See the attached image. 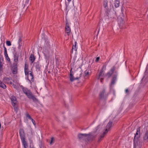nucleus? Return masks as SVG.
<instances>
[{
	"label": "nucleus",
	"instance_id": "47",
	"mask_svg": "<svg viewBox=\"0 0 148 148\" xmlns=\"http://www.w3.org/2000/svg\"><path fill=\"white\" fill-rule=\"evenodd\" d=\"M1 128V123H0V129Z\"/></svg>",
	"mask_w": 148,
	"mask_h": 148
},
{
	"label": "nucleus",
	"instance_id": "13",
	"mask_svg": "<svg viewBox=\"0 0 148 148\" xmlns=\"http://www.w3.org/2000/svg\"><path fill=\"white\" fill-rule=\"evenodd\" d=\"M107 131L104 132L102 134H101L98 139V142H100L102 140L103 137L105 136L107 134Z\"/></svg>",
	"mask_w": 148,
	"mask_h": 148
},
{
	"label": "nucleus",
	"instance_id": "7",
	"mask_svg": "<svg viewBox=\"0 0 148 148\" xmlns=\"http://www.w3.org/2000/svg\"><path fill=\"white\" fill-rule=\"evenodd\" d=\"M10 100L12 106H15L16 105L17 103L16 98L14 95H12L10 97Z\"/></svg>",
	"mask_w": 148,
	"mask_h": 148
},
{
	"label": "nucleus",
	"instance_id": "37",
	"mask_svg": "<svg viewBox=\"0 0 148 148\" xmlns=\"http://www.w3.org/2000/svg\"><path fill=\"white\" fill-rule=\"evenodd\" d=\"M32 121V123H33L34 125H35L36 123H35V121L32 119H31Z\"/></svg>",
	"mask_w": 148,
	"mask_h": 148
},
{
	"label": "nucleus",
	"instance_id": "38",
	"mask_svg": "<svg viewBox=\"0 0 148 148\" xmlns=\"http://www.w3.org/2000/svg\"><path fill=\"white\" fill-rule=\"evenodd\" d=\"M106 65H104L102 67V68L101 69H102L103 70V69H106Z\"/></svg>",
	"mask_w": 148,
	"mask_h": 148
},
{
	"label": "nucleus",
	"instance_id": "16",
	"mask_svg": "<svg viewBox=\"0 0 148 148\" xmlns=\"http://www.w3.org/2000/svg\"><path fill=\"white\" fill-rule=\"evenodd\" d=\"M72 71V69H71L70 70V75L69 76V78L70 81L71 82H73V81H74L75 79H76V78H75L74 77L73 75L71 73V72Z\"/></svg>",
	"mask_w": 148,
	"mask_h": 148
},
{
	"label": "nucleus",
	"instance_id": "6",
	"mask_svg": "<svg viewBox=\"0 0 148 148\" xmlns=\"http://www.w3.org/2000/svg\"><path fill=\"white\" fill-rule=\"evenodd\" d=\"M14 53H13L14 54V62L13 63H15L16 64H18V53L17 52L15 51V50L14 49Z\"/></svg>",
	"mask_w": 148,
	"mask_h": 148
},
{
	"label": "nucleus",
	"instance_id": "26",
	"mask_svg": "<svg viewBox=\"0 0 148 148\" xmlns=\"http://www.w3.org/2000/svg\"><path fill=\"white\" fill-rule=\"evenodd\" d=\"M75 45H73L72 47V49H73V50H74L75 51H77V48H76V44L77 42H75Z\"/></svg>",
	"mask_w": 148,
	"mask_h": 148
},
{
	"label": "nucleus",
	"instance_id": "27",
	"mask_svg": "<svg viewBox=\"0 0 148 148\" xmlns=\"http://www.w3.org/2000/svg\"><path fill=\"white\" fill-rule=\"evenodd\" d=\"M14 108V109L15 111L16 112L18 110V108L17 107V104L14 106H12Z\"/></svg>",
	"mask_w": 148,
	"mask_h": 148
},
{
	"label": "nucleus",
	"instance_id": "8",
	"mask_svg": "<svg viewBox=\"0 0 148 148\" xmlns=\"http://www.w3.org/2000/svg\"><path fill=\"white\" fill-rule=\"evenodd\" d=\"M95 137L94 135H91L90 133L86 134V140L89 141L94 139Z\"/></svg>",
	"mask_w": 148,
	"mask_h": 148
},
{
	"label": "nucleus",
	"instance_id": "20",
	"mask_svg": "<svg viewBox=\"0 0 148 148\" xmlns=\"http://www.w3.org/2000/svg\"><path fill=\"white\" fill-rule=\"evenodd\" d=\"M114 4L115 8H117L118 7L120 4L119 0H115Z\"/></svg>",
	"mask_w": 148,
	"mask_h": 148
},
{
	"label": "nucleus",
	"instance_id": "22",
	"mask_svg": "<svg viewBox=\"0 0 148 148\" xmlns=\"http://www.w3.org/2000/svg\"><path fill=\"white\" fill-rule=\"evenodd\" d=\"M34 64L35 65V67L36 69H39L40 68V63L38 62L34 63Z\"/></svg>",
	"mask_w": 148,
	"mask_h": 148
},
{
	"label": "nucleus",
	"instance_id": "24",
	"mask_svg": "<svg viewBox=\"0 0 148 148\" xmlns=\"http://www.w3.org/2000/svg\"><path fill=\"white\" fill-rule=\"evenodd\" d=\"M143 139L144 140H146L148 139V132L147 131L146 132L143 137Z\"/></svg>",
	"mask_w": 148,
	"mask_h": 148
},
{
	"label": "nucleus",
	"instance_id": "48",
	"mask_svg": "<svg viewBox=\"0 0 148 148\" xmlns=\"http://www.w3.org/2000/svg\"><path fill=\"white\" fill-rule=\"evenodd\" d=\"M109 14H108V15H107V16H108V17H109Z\"/></svg>",
	"mask_w": 148,
	"mask_h": 148
},
{
	"label": "nucleus",
	"instance_id": "21",
	"mask_svg": "<svg viewBox=\"0 0 148 148\" xmlns=\"http://www.w3.org/2000/svg\"><path fill=\"white\" fill-rule=\"evenodd\" d=\"M0 87L3 88L5 89L6 88V86L0 80Z\"/></svg>",
	"mask_w": 148,
	"mask_h": 148
},
{
	"label": "nucleus",
	"instance_id": "29",
	"mask_svg": "<svg viewBox=\"0 0 148 148\" xmlns=\"http://www.w3.org/2000/svg\"><path fill=\"white\" fill-rule=\"evenodd\" d=\"M25 115L26 117L28 119L31 120L32 119L27 112H26L25 113Z\"/></svg>",
	"mask_w": 148,
	"mask_h": 148
},
{
	"label": "nucleus",
	"instance_id": "46",
	"mask_svg": "<svg viewBox=\"0 0 148 148\" xmlns=\"http://www.w3.org/2000/svg\"><path fill=\"white\" fill-rule=\"evenodd\" d=\"M71 0H67L69 2H70L71 1Z\"/></svg>",
	"mask_w": 148,
	"mask_h": 148
},
{
	"label": "nucleus",
	"instance_id": "15",
	"mask_svg": "<svg viewBox=\"0 0 148 148\" xmlns=\"http://www.w3.org/2000/svg\"><path fill=\"white\" fill-rule=\"evenodd\" d=\"M140 127H138L136 129V133L135 134V135L134 137L140 138Z\"/></svg>",
	"mask_w": 148,
	"mask_h": 148
},
{
	"label": "nucleus",
	"instance_id": "3",
	"mask_svg": "<svg viewBox=\"0 0 148 148\" xmlns=\"http://www.w3.org/2000/svg\"><path fill=\"white\" fill-rule=\"evenodd\" d=\"M108 95V94L106 92L105 89H103L102 90L100 91L99 93V97L101 99H106Z\"/></svg>",
	"mask_w": 148,
	"mask_h": 148
},
{
	"label": "nucleus",
	"instance_id": "11",
	"mask_svg": "<svg viewBox=\"0 0 148 148\" xmlns=\"http://www.w3.org/2000/svg\"><path fill=\"white\" fill-rule=\"evenodd\" d=\"M3 81L5 84H10L12 85V82L10 81V79L8 77H5L3 79Z\"/></svg>",
	"mask_w": 148,
	"mask_h": 148
},
{
	"label": "nucleus",
	"instance_id": "4",
	"mask_svg": "<svg viewBox=\"0 0 148 148\" xmlns=\"http://www.w3.org/2000/svg\"><path fill=\"white\" fill-rule=\"evenodd\" d=\"M69 25V23L66 20L65 32L68 36H69L70 33L71 32V29Z\"/></svg>",
	"mask_w": 148,
	"mask_h": 148
},
{
	"label": "nucleus",
	"instance_id": "9",
	"mask_svg": "<svg viewBox=\"0 0 148 148\" xmlns=\"http://www.w3.org/2000/svg\"><path fill=\"white\" fill-rule=\"evenodd\" d=\"M17 64L13 63L12 66V73L13 74H15L17 73Z\"/></svg>",
	"mask_w": 148,
	"mask_h": 148
},
{
	"label": "nucleus",
	"instance_id": "43",
	"mask_svg": "<svg viewBox=\"0 0 148 148\" xmlns=\"http://www.w3.org/2000/svg\"><path fill=\"white\" fill-rule=\"evenodd\" d=\"M12 85L15 88H17V86L16 85H14V84H12Z\"/></svg>",
	"mask_w": 148,
	"mask_h": 148
},
{
	"label": "nucleus",
	"instance_id": "49",
	"mask_svg": "<svg viewBox=\"0 0 148 148\" xmlns=\"http://www.w3.org/2000/svg\"><path fill=\"white\" fill-rule=\"evenodd\" d=\"M115 73H117V71H115Z\"/></svg>",
	"mask_w": 148,
	"mask_h": 148
},
{
	"label": "nucleus",
	"instance_id": "14",
	"mask_svg": "<svg viewBox=\"0 0 148 148\" xmlns=\"http://www.w3.org/2000/svg\"><path fill=\"white\" fill-rule=\"evenodd\" d=\"M112 124V122L111 121H109L107 124L105 130L104 132L107 131V133L108 132V131L111 127Z\"/></svg>",
	"mask_w": 148,
	"mask_h": 148
},
{
	"label": "nucleus",
	"instance_id": "28",
	"mask_svg": "<svg viewBox=\"0 0 148 148\" xmlns=\"http://www.w3.org/2000/svg\"><path fill=\"white\" fill-rule=\"evenodd\" d=\"M3 58L2 56H0V64H3Z\"/></svg>",
	"mask_w": 148,
	"mask_h": 148
},
{
	"label": "nucleus",
	"instance_id": "30",
	"mask_svg": "<svg viewBox=\"0 0 148 148\" xmlns=\"http://www.w3.org/2000/svg\"><path fill=\"white\" fill-rule=\"evenodd\" d=\"M103 5L106 8L108 6V1L107 0H105L104 1Z\"/></svg>",
	"mask_w": 148,
	"mask_h": 148
},
{
	"label": "nucleus",
	"instance_id": "33",
	"mask_svg": "<svg viewBox=\"0 0 148 148\" xmlns=\"http://www.w3.org/2000/svg\"><path fill=\"white\" fill-rule=\"evenodd\" d=\"M112 74L113 73H111V72L110 71L107 73V75L109 77L111 76Z\"/></svg>",
	"mask_w": 148,
	"mask_h": 148
},
{
	"label": "nucleus",
	"instance_id": "31",
	"mask_svg": "<svg viewBox=\"0 0 148 148\" xmlns=\"http://www.w3.org/2000/svg\"><path fill=\"white\" fill-rule=\"evenodd\" d=\"M89 73L88 71L86 70L84 72V75L85 76H88L89 75Z\"/></svg>",
	"mask_w": 148,
	"mask_h": 148
},
{
	"label": "nucleus",
	"instance_id": "25",
	"mask_svg": "<svg viewBox=\"0 0 148 148\" xmlns=\"http://www.w3.org/2000/svg\"><path fill=\"white\" fill-rule=\"evenodd\" d=\"M5 56L7 60L9 62H10V59L9 57L7 52L4 53Z\"/></svg>",
	"mask_w": 148,
	"mask_h": 148
},
{
	"label": "nucleus",
	"instance_id": "23",
	"mask_svg": "<svg viewBox=\"0 0 148 148\" xmlns=\"http://www.w3.org/2000/svg\"><path fill=\"white\" fill-rule=\"evenodd\" d=\"M29 73V77H31V80L32 82H33L34 81V76L32 74V72L31 71H30Z\"/></svg>",
	"mask_w": 148,
	"mask_h": 148
},
{
	"label": "nucleus",
	"instance_id": "10",
	"mask_svg": "<svg viewBox=\"0 0 148 148\" xmlns=\"http://www.w3.org/2000/svg\"><path fill=\"white\" fill-rule=\"evenodd\" d=\"M78 136L79 139L86 141V134H80L78 135Z\"/></svg>",
	"mask_w": 148,
	"mask_h": 148
},
{
	"label": "nucleus",
	"instance_id": "42",
	"mask_svg": "<svg viewBox=\"0 0 148 148\" xmlns=\"http://www.w3.org/2000/svg\"><path fill=\"white\" fill-rule=\"evenodd\" d=\"M4 50V53L7 52V50L6 48L4 46H3Z\"/></svg>",
	"mask_w": 148,
	"mask_h": 148
},
{
	"label": "nucleus",
	"instance_id": "40",
	"mask_svg": "<svg viewBox=\"0 0 148 148\" xmlns=\"http://www.w3.org/2000/svg\"><path fill=\"white\" fill-rule=\"evenodd\" d=\"M99 59H100L99 57H97L95 60V61L96 62H98L99 60Z\"/></svg>",
	"mask_w": 148,
	"mask_h": 148
},
{
	"label": "nucleus",
	"instance_id": "5",
	"mask_svg": "<svg viewBox=\"0 0 148 148\" xmlns=\"http://www.w3.org/2000/svg\"><path fill=\"white\" fill-rule=\"evenodd\" d=\"M104 77V72L102 69L99 72L98 75L97 76V79H100L101 82L102 83Z\"/></svg>",
	"mask_w": 148,
	"mask_h": 148
},
{
	"label": "nucleus",
	"instance_id": "44",
	"mask_svg": "<svg viewBox=\"0 0 148 148\" xmlns=\"http://www.w3.org/2000/svg\"><path fill=\"white\" fill-rule=\"evenodd\" d=\"M125 92L126 93H127L128 92V89H126L125 90Z\"/></svg>",
	"mask_w": 148,
	"mask_h": 148
},
{
	"label": "nucleus",
	"instance_id": "34",
	"mask_svg": "<svg viewBox=\"0 0 148 148\" xmlns=\"http://www.w3.org/2000/svg\"><path fill=\"white\" fill-rule=\"evenodd\" d=\"M6 44L8 46H10L11 45V42L9 41H7L6 42Z\"/></svg>",
	"mask_w": 148,
	"mask_h": 148
},
{
	"label": "nucleus",
	"instance_id": "36",
	"mask_svg": "<svg viewBox=\"0 0 148 148\" xmlns=\"http://www.w3.org/2000/svg\"><path fill=\"white\" fill-rule=\"evenodd\" d=\"M22 39L21 37H19V39L18 41V43L19 44V43L21 41Z\"/></svg>",
	"mask_w": 148,
	"mask_h": 148
},
{
	"label": "nucleus",
	"instance_id": "18",
	"mask_svg": "<svg viewBox=\"0 0 148 148\" xmlns=\"http://www.w3.org/2000/svg\"><path fill=\"white\" fill-rule=\"evenodd\" d=\"M24 71L25 75H27L28 76L29 75V72L28 71V66H27L26 63L25 64Z\"/></svg>",
	"mask_w": 148,
	"mask_h": 148
},
{
	"label": "nucleus",
	"instance_id": "32",
	"mask_svg": "<svg viewBox=\"0 0 148 148\" xmlns=\"http://www.w3.org/2000/svg\"><path fill=\"white\" fill-rule=\"evenodd\" d=\"M115 70V67L114 66H113L111 69L110 71L111 72V73H113Z\"/></svg>",
	"mask_w": 148,
	"mask_h": 148
},
{
	"label": "nucleus",
	"instance_id": "39",
	"mask_svg": "<svg viewBox=\"0 0 148 148\" xmlns=\"http://www.w3.org/2000/svg\"><path fill=\"white\" fill-rule=\"evenodd\" d=\"M2 66H3V64H0V71H2Z\"/></svg>",
	"mask_w": 148,
	"mask_h": 148
},
{
	"label": "nucleus",
	"instance_id": "35",
	"mask_svg": "<svg viewBox=\"0 0 148 148\" xmlns=\"http://www.w3.org/2000/svg\"><path fill=\"white\" fill-rule=\"evenodd\" d=\"M54 142V138L53 137H52L51 138V140L50 141V145H52L53 143Z\"/></svg>",
	"mask_w": 148,
	"mask_h": 148
},
{
	"label": "nucleus",
	"instance_id": "12",
	"mask_svg": "<svg viewBox=\"0 0 148 148\" xmlns=\"http://www.w3.org/2000/svg\"><path fill=\"white\" fill-rule=\"evenodd\" d=\"M139 138L134 137V148H136L138 145V139Z\"/></svg>",
	"mask_w": 148,
	"mask_h": 148
},
{
	"label": "nucleus",
	"instance_id": "45",
	"mask_svg": "<svg viewBox=\"0 0 148 148\" xmlns=\"http://www.w3.org/2000/svg\"><path fill=\"white\" fill-rule=\"evenodd\" d=\"M73 49H72V51H71V53H73Z\"/></svg>",
	"mask_w": 148,
	"mask_h": 148
},
{
	"label": "nucleus",
	"instance_id": "17",
	"mask_svg": "<svg viewBox=\"0 0 148 148\" xmlns=\"http://www.w3.org/2000/svg\"><path fill=\"white\" fill-rule=\"evenodd\" d=\"M29 60L31 62L32 64L35 61V58L34 54H31L30 55L29 58Z\"/></svg>",
	"mask_w": 148,
	"mask_h": 148
},
{
	"label": "nucleus",
	"instance_id": "2",
	"mask_svg": "<svg viewBox=\"0 0 148 148\" xmlns=\"http://www.w3.org/2000/svg\"><path fill=\"white\" fill-rule=\"evenodd\" d=\"M19 132L20 137L23 146V148H27V142L25 141V136L24 130L23 129H20Z\"/></svg>",
	"mask_w": 148,
	"mask_h": 148
},
{
	"label": "nucleus",
	"instance_id": "1",
	"mask_svg": "<svg viewBox=\"0 0 148 148\" xmlns=\"http://www.w3.org/2000/svg\"><path fill=\"white\" fill-rule=\"evenodd\" d=\"M22 90L23 92L27 96L28 98L32 99L34 102H37L38 100L33 95L30 90L27 88H23Z\"/></svg>",
	"mask_w": 148,
	"mask_h": 148
},
{
	"label": "nucleus",
	"instance_id": "19",
	"mask_svg": "<svg viewBox=\"0 0 148 148\" xmlns=\"http://www.w3.org/2000/svg\"><path fill=\"white\" fill-rule=\"evenodd\" d=\"M116 77L117 76L116 75H115L113 76L111 83V85L114 84L116 80Z\"/></svg>",
	"mask_w": 148,
	"mask_h": 148
},
{
	"label": "nucleus",
	"instance_id": "41",
	"mask_svg": "<svg viewBox=\"0 0 148 148\" xmlns=\"http://www.w3.org/2000/svg\"><path fill=\"white\" fill-rule=\"evenodd\" d=\"M29 1V0H26L25 1V5L28 4Z\"/></svg>",
	"mask_w": 148,
	"mask_h": 148
}]
</instances>
